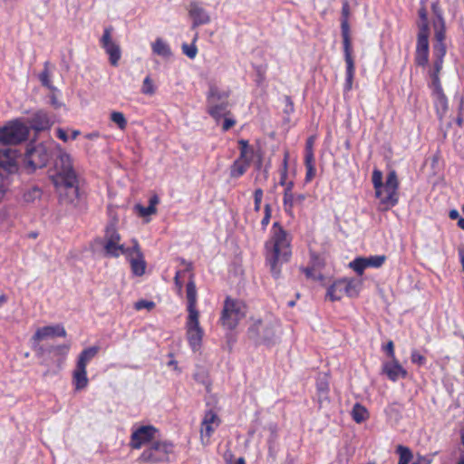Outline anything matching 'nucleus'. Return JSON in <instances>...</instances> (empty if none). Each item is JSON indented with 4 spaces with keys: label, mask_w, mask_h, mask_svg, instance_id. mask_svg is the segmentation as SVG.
<instances>
[{
    "label": "nucleus",
    "mask_w": 464,
    "mask_h": 464,
    "mask_svg": "<svg viewBox=\"0 0 464 464\" xmlns=\"http://www.w3.org/2000/svg\"><path fill=\"white\" fill-rule=\"evenodd\" d=\"M52 181L63 202L74 204L79 197L78 179L70 154L60 150L55 160Z\"/></svg>",
    "instance_id": "obj_1"
},
{
    "label": "nucleus",
    "mask_w": 464,
    "mask_h": 464,
    "mask_svg": "<svg viewBox=\"0 0 464 464\" xmlns=\"http://www.w3.org/2000/svg\"><path fill=\"white\" fill-rule=\"evenodd\" d=\"M265 247L266 262L272 273L277 276L279 265L287 262L292 255L291 237L278 222L273 224Z\"/></svg>",
    "instance_id": "obj_2"
},
{
    "label": "nucleus",
    "mask_w": 464,
    "mask_h": 464,
    "mask_svg": "<svg viewBox=\"0 0 464 464\" xmlns=\"http://www.w3.org/2000/svg\"><path fill=\"white\" fill-rule=\"evenodd\" d=\"M362 288V282L349 277L334 281L327 289L326 297L332 302L340 301L344 295L358 296Z\"/></svg>",
    "instance_id": "obj_3"
},
{
    "label": "nucleus",
    "mask_w": 464,
    "mask_h": 464,
    "mask_svg": "<svg viewBox=\"0 0 464 464\" xmlns=\"http://www.w3.org/2000/svg\"><path fill=\"white\" fill-rule=\"evenodd\" d=\"M173 448L174 445L168 440L153 441L142 451L139 459L150 464L169 461V455L173 452Z\"/></svg>",
    "instance_id": "obj_4"
},
{
    "label": "nucleus",
    "mask_w": 464,
    "mask_h": 464,
    "mask_svg": "<svg viewBox=\"0 0 464 464\" xmlns=\"http://www.w3.org/2000/svg\"><path fill=\"white\" fill-rule=\"evenodd\" d=\"M55 148L59 149V145L53 140L47 143L29 145L25 154V161L34 169L43 168L52 156L51 150Z\"/></svg>",
    "instance_id": "obj_5"
},
{
    "label": "nucleus",
    "mask_w": 464,
    "mask_h": 464,
    "mask_svg": "<svg viewBox=\"0 0 464 464\" xmlns=\"http://www.w3.org/2000/svg\"><path fill=\"white\" fill-rule=\"evenodd\" d=\"M246 305L243 302L227 297L224 303L221 324L224 327L232 330L246 316Z\"/></svg>",
    "instance_id": "obj_6"
},
{
    "label": "nucleus",
    "mask_w": 464,
    "mask_h": 464,
    "mask_svg": "<svg viewBox=\"0 0 464 464\" xmlns=\"http://www.w3.org/2000/svg\"><path fill=\"white\" fill-rule=\"evenodd\" d=\"M29 128L19 120L9 121L0 128V143L15 145L26 140Z\"/></svg>",
    "instance_id": "obj_7"
},
{
    "label": "nucleus",
    "mask_w": 464,
    "mask_h": 464,
    "mask_svg": "<svg viewBox=\"0 0 464 464\" xmlns=\"http://www.w3.org/2000/svg\"><path fill=\"white\" fill-rule=\"evenodd\" d=\"M398 178L394 170L388 173L385 184L375 191V196L380 199L381 204L386 208H392L398 203Z\"/></svg>",
    "instance_id": "obj_8"
},
{
    "label": "nucleus",
    "mask_w": 464,
    "mask_h": 464,
    "mask_svg": "<svg viewBox=\"0 0 464 464\" xmlns=\"http://www.w3.org/2000/svg\"><path fill=\"white\" fill-rule=\"evenodd\" d=\"M102 246L105 253L112 257H118L121 255H126L131 247H126L121 243V237L115 227L114 224L106 227L102 240Z\"/></svg>",
    "instance_id": "obj_9"
},
{
    "label": "nucleus",
    "mask_w": 464,
    "mask_h": 464,
    "mask_svg": "<svg viewBox=\"0 0 464 464\" xmlns=\"http://www.w3.org/2000/svg\"><path fill=\"white\" fill-rule=\"evenodd\" d=\"M185 329L189 346L194 352L198 351L204 336V330L199 324V314H188Z\"/></svg>",
    "instance_id": "obj_10"
},
{
    "label": "nucleus",
    "mask_w": 464,
    "mask_h": 464,
    "mask_svg": "<svg viewBox=\"0 0 464 464\" xmlns=\"http://www.w3.org/2000/svg\"><path fill=\"white\" fill-rule=\"evenodd\" d=\"M113 27L107 26L103 30V34L100 39L101 46L104 49L109 56L110 63L117 66L121 58V50L120 44L112 38Z\"/></svg>",
    "instance_id": "obj_11"
},
{
    "label": "nucleus",
    "mask_w": 464,
    "mask_h": 464,
    "mask_svg": "<svg viewBox=\"0 0 464 464\" xmlns=\"http://www.w3.org/2000/svg\"><path fill=\"white\" fill-rule=\"evenodd\" d=\"M221 420L217 412L208 410L205 412L200 423V440L202 444L208 445L210 438L219 427Z\"/></svg>",
    "instance_id": "obj_12"
},
{
    "label": "nucleus",
    "mask_w": 464,
    "mask_h": 464,
    "mask_svg": "<svg viewBox=\"0 0 464 464\" xmlns=\"http://www.w3.org/2000/svg\"><path fill=\"white\" fill-rule=\"evenodd\" d=\"M158 430L152 425L140 426L132 431L130 446L134 450H140L143 445L152 441Z\"/></svg>",
    "instance_id": "obj_13"
},
{
    "label": "nucleus",
    "mask_w": 464,
    "mask_h": 464,
    "mask_svg": "<svg viewBox=\"0 0 464 464\" xmlns=\"http://www.w3.org/2000/svg\"><path fill=\"white\" fill-rule=\"evenodd\" d=\"M187 10L192 20V28L210 23V15L201 2L192 0L188 5Z\"/></svg>",
    "instance_id": "obj_14"
},
{
    "label": "nucleus",
    "mask_w": 464,
    "mask_h": 464,
    "mask_svg": "<svg viewBox=\"0 0 464 464\" xmlns=\"http://www.w3.org/2000/svg\"><path fill=\"white\" fill-rule=\"evenodd\" d=\"M133 246L125 256L130 259L131 270L135 276H142L145 273L146 262L143 254L136 239L132 240Z\"/></svg>",
    "instance_id": "obj_15"
},
{
    "label": "nucleus",
    "mask_w": 464,
    "mask_h": 464,
    "mask_svg": "<svg viewBox=\"0 0 464 464\" xmlns=\"http://www.w3.org/2000/svg\"><path fill=\"white\" fill-rule=\"evenodd\" d=\"M65 337L66 336V331L64 327L62 324H54V325H47L44 327L38 328L32 337L33 346L35 347V345L45 339L52 338V337Z\"/></svg>",
    "instance_id": "obj_16"
},
{
    "label": "nucleus",
    "mask_w": 464,
    "mask_h": 464,
    "mask_svg": "<svg viewBox=\"0 0 464 464\" xmlns=\"http://www.w3.org/2000/svg\"><path fill=\"white\" fill-rule=\"evenodd\" d=\"M55 122V117L44 111L35 112L29 123L31 128L35 131H44L51 129Z\"/></svg>",
    "instance_id": "obj_17"
},
{
    "label": "nucleus",
    "mask_w": 464,
    "mask_h": 464,
    "mask_svg": "<svg viewBox=\"0 0 464 464\" xmlns=\"http://www.w3.org/2000/svg\"><path fill=\"white\" fill-rule=\"evenodd\" d=\"M17 170L15 150L6 149L0 150V173L7 176Z\"/></svg>",
    "instance_id": "obj_18"
},
{
    "label": "nucleus",
    "mask_w": 464,
    "mask_h": 464,
    "mask_svg": "<svg viewBox=\"0 0 464 464\" xmlns=\"http://www.w3.org/2000/svg\"><path fill=\"white\" fill-rule=\"evenodd\" d=\"M382 372L392 382L407 376V371L400 364L397 359L383 362Z\"/></svg>",
    "instance_id": "obj_19"
},
{
    "label": "nucleus",
    "mask_w": 464,
    "mask_h": 464,
    "mask_svg": "<svg viewBox=\"0 0 464 464\" xmlns=\"http://www.w3.org/2000/svg\"><path fill=\"white\" fill-rule=\"evenodd\" d=\"M251 331H255L257 335L263 338L265 341H272L278 333V327L273 324H266L261 321H256L250 328Z\"/></svg>",
    "instance_id": "obj_20"
},
{
    "label": "nucleus",
    "mask_w": 464,
    "mask_h": 464,
    "mask_svg": "<svg viewBox=\"0 0 464 464\" xmlns=\"http://www.w3.org/2000/svg\"><path fill=\"white\" fill-rule=\"evenodd\" d=\"M228 102H218L214 103H207V111L208 114L218 122L223 117L230 114Z\"/></svg>",
    "instance_id": "obj_21"
},
{
    "label": "nucleus",
    "mask_w": 464,
    "mask_h": 464,
    "mask_svg": "<svg viewBox=\"0 0 464 464\" xmlns=\"http://www.w3.org/2000/svg\"><path fill=\"white\" fill-rule=\"evenodd\" d=\"M230 95L229 91L222 90L215 84L209 85V90L207 93V103H214L218 102H228Z\"/></svg>",
    "instance_id": "obj_22"
},
{
    "label": "nucleus",
    "mask_w": 464,
    "mask_h": 464,
    "mask_svg": "<svg viewBox=\"0 0 464 464\" xmlns=\"http://www.w3.org/2000/svg\"><path fill=\"white\" fill-rule=\"evenodd\" d=\"M89 384L87 369L75 366L72 372V385L75 391L84 390Z\"/></svg>",
    "instance_id": "obj_23"
},
{
    "label": "nucleus",
    "mask_w": 464,
    "mask_h": 464,
    "mask_svg": "<svg viewBox=\"0 0 464 464\" xmlns=\"http://www.w3.org/2000/svg\"><path fill=\"white\" fill-rule=\"evenodd\" d=\"M187 311L188 314H199L197 309V289L193 280L187 284Z\"/></svg>",
    "instance_id": "obj_24"
},
{
    "label": "nucleus",
    "mask_w": 464,
    "mask_h": 464,
    "mask_svg": "<svg viewBox=\"0 0 464 464\" xmlns=\"http://www.w3.org/2000/svg\"><path fill=\"white\" fill-rule=\"evenodd\" d=\"M306 199L305 194H292L288 195L287 198H283V205L285 211L289 214L293 215V208L295 207H302L304 200Z\"/></svg>",
    "instance_id": "obj_25"
},
{
    "label": "nucleus",
    "mask_w": 464,
    "mask_h": 464,
    "mask_svg": "<svg viewBox=\"0 0 464 464\" xmlns=\"http://www.w3.org/2000/svg\"><path fill=\"white\" fill-rule=\"evenodd\" d=\"M100 348L98 346H91L82 350L76 362V366L87 369L88 363L98 354Z\"/></svg>",
    "instance_id": "obj_26"
},
{
    "label": "nucleus",
    "mask_w": 464,
    "mask_h": 464,
    "mask_svg": "<svg viewBox=\"0 0 464 464\" xmlns=\"http://www.w3.org/2000/svg\"><path fill=\"white\" fill-rule=\"evenodd\" d=\"M160 202V198L157 195H153L152 197H150V201H149V206L148 207H143L142 205L140 204H136L134 206V209L135 211L142 218H146V217H149L150 215H154L156 214L157 212V208L156 206L159 204Z\"/></svg>",
    "instance_id": "obj_27"
},
{
    "label": "nucleus",
    "mask_w": 464,
    "mask_h": 464,
    "mask_svg": "<svg viewBox=\"0 0 464 464\" xmlns=\"http://www.w3.org/2000/svg\"><path fill=\"white\" fill-rule=\"evenodd\" d=\"M152 52L161 57L168 58L171 55L169 45L161 38H157L151 44Z\"/></svg>",
    "instance_id": "obj_28"
},
{
    "label": "nucleus",
    "mask_w": 464,
    "mask_h": 464,
    "mask_svg": "<svg viewBox=\"0 0 464 464\" xmlns=\"http://www.w3.org/2000/svg\"><path fill=\"white\" fill-rule=\"evenodd\" d=\"M249 165V161L240 159L236 160L230 168V176L235 179L241 177L246 173Z\"/></svg>",
    "instance_id": "obj_29"
},
{
    "label": "nucleus",
    "mask_w": 464,
    "mask_h": 464,
    "mask_svg": "<svg viewBox=\"0 0 464 464\" xmlns=\"http://www.w3.org/2000/svg\"><path fill=\"white\" fill-rule=\"evenodd\" d=\"M433 88L436 97L435 105L438 110H441L442 112H445L448 109V100L442 92L441 85L439 84V86H433Z\"/></svg>",
    "instance_id": "obj_30"
},
{
    "label": "nucleus",
    "mask_w": 464,
    "mask_h": 464,
    "mask_svg": "<svg viewBox=\"0 0 464 464\" xmlns=\"http://www.w3.org/2000/svg\"><path fill=\"white\" fill-rule=\"evenodd\" d=\"M442 58H434L433 67L429 72L430 77L431 78L432 81V86H439V84H440L439 74L442 69Z\"/></svg>",
    "instance_id": "obj_31"
},
{
    "label": "nucleus",
    "mask_w": 464,
    "mask_h": 464,
    "mask_svg": "<svg viewBox=\"0 0 464 464\" xmlns=\"http://www.w3.org/2000/svg\"><path fill=\"white\" fill-rule=\"evenodd\" d=\"M416 50L429 51V31L427 25L420 29Z\"/></svg>",
    "instance_id": "obj_32"
},
{
    "label": "nucleus",
    "mask_w": 464,
    "mask_h": 464,
    "mask_svg": "<svg viewBox=\"0 0 464 464\" xmlns=\"http://www.w3.org/2000/svg\"><path fill=\"white\" fill-rule=\"evenodd\" d=\"M110 120L114 123L121 130H125L128 125V121L124 114L121 111H113L110 113Z\"/></svg>",
    "instance_id": "obj_33"
},
{
    "label": "nucleus",
    "mask_w": 464,
    "mask_h": 464,
    "mask_svg": "<svg viewBox=\"0 0 464 464\" xmlns=\"http://www.w3.org/2000/svg\"><path fill=\"white\" fill-rule=\"evenodd\" d=\"M352 416L355 422L361 423L368 418V412L365 407L356 403L353 408Z\"/></svg>",
    "instance_id": "obj_34"
},
{
    "label": "nucleus",
    "mask_w": 464,
    "mask_h": 464,
    "mask_svg": "<svg viewBox=\"0 0 464 464\" xmlns=\"http://www.w3.org/2000/svg\"><path fill=\"white\" fill-rule=\"evenodd\" d=\"M435 27V40L436 42H444L446 37V28L444 19L441 16L434 23Z\"/></svg>",
    "instance_id": "obj_35"
},
{
    "label": "nucleus",
    "mask_w": 464,
    "mask_h": 464,
    "mask_svg": "<svg viewBox=\"0 0 464 464\" xmlns=\"http://www.w3.org/2000/svg\"><path fill=\"white\" fill-rule=\"evenodd\" d=\"M355 72L354 63H346L344 92H350L353 88V77Z\"/></svg>",
    "instance_id": "obj_36"
},
{
    "label": "nucleus",
    "mask_w": 464,
    "mask_h": 464,
    "mask_svg": "<svg viewBox=\"0 0 464 464\" xmlns=\"http://www.w3.org/2000/svg\"><path fill=\"white\" fill-rule=\"evenodd\" d=\"M348 266L359 276H362L364 270L368 268L366 266V258L362 256L354 258Z\"/></svg>",
    "instance_id": "obj_37"
},
{
    "label": "nucleus",
    "mask_w": 464,
    "mask_h": 464,
    "mask_svg": "<svg viewBox=\"0 0 464 464\" xmlns=\"http://www.w3.org/2000/svg\"><path fill=\"white\" fill-rule=\"evenodd\" d=\"M238 144L240 148V156L238 159L250 162L253 155V150L249 147L248 141L246 140H240L238 141Z\"/></svg>",
    "instance_id": "obj_38"
},
{
    "label": "nucleus",
    "mask_w": 464,
    "mask_h": 464,
    "mask_svg": "<svg viewBox=\"0 0 464 464\" xmlns=\"http://www.w3.org/2000/svg\"><path fill=\"white\" fill-rule=\"evenodd\" d=\"M342 37H343L345 63H354V61H353V58L352 55V44H351L350 36H342Z\"/></svg>",
    "instance_id": "obj_39"
},
{
    "label": "nucleus",
    "mask_w": 464,
    "mask_h": 464,
    "mask_svg": "<svg viewBox=\"0 0 464 464\" xmlns=\"http://www.w3.org/2000/svg\"><path fill=\"white\" fill-rule=\"evenodd\" d=\"M342 37H343L345 63H354V61H353V58L352 55V44H351L350 36H342Z\"/></svg>",
    "instance_id": "obj_40"
},
{
    "label": "nucleus",
    "mask_w": 464,
    "mask_h": 464,
    "mask_svg": "<svg viewBox=\"0 0 464 464\" xmlns=\"http://www.w3.org/2000/svg\"><path fill=\"white\" fill-rule=\"evenodd\" d=\"M365 258H366L367 267H374V268L381 267L386 260V256L384 255L370 256Z\"/></svg>",
    "instance_id": "obj_41"
},
{
    "label": "nucleus",
    "mask_w": 464,
    "mask_h": 464,
    "mask_svg": "<svg viewBox=\"0 0 464 464\" xmlns=\"http://www.w3.org/2000/svg\"><path fill=\"white\" fill-rule=\"evenodd\" d=\"M197 39H198V34L195 35V37L190 44H182L183 53L190 59H194L198 53V48L195 44Z\"/></svg>",
    "instance_id": "obj_42"
},
{
    "label": "nucleus",
    "mask_w": 464,
    "mask_h": 464,
    "mask_svg": "<svg viewBox=\"0 0 464 464\" xmlns=\"http://www.w3.org/2000/svg\"><path fill=\"white\" fill-rule=\"evenodd\" d=\"M141 92L146 95H153L155 93L156 88L153 83V81L150 76H147L142 82Z\"/></svg>",
    "instance_id": "obj_43"
},
{
    "label": "nucleus",
    "mask_w": 464,
    "mask_h": 464,
    "mask_svg": "<svg viewBox=\"0 0 464 464\" xmlns=\"http://www.w3.org/2000/svg\"><path fill=\"white\" fill-rule=\"evenodd\" d=\"M397 452L399 453V456H400L399 460L405 464H409V462L411 461V459L412 458V454H411V451L410 450V449L400 445L397 447Z\"/></svg>",
    "instance_id": "obj_44"
},
{
    "label": "nucleus",
    "mask_w": 464,
    "mask_h": 464,
    "mask_svg": "<svg viewBox=\"0 0 464 464\" xmlns=\"http://www.w3.org/2000/svg\"><path fill=\"white\" fill-rule=\"evenodd\" d=\"M429 62V51L416 50L415 63L419 66H426Z\"/></svg>",
    "instance_id": "obj_45"
},
{
    "label": "nucleus",
    "mask_w": 464,
    "mask_h": 464,
    "mask_svg": "<svg viewBox=\"0 0 464 464\" xmlns=\"http://www.w3.org/2000/svg\"><path fill=\"white\" fill-rule=\"evenodd\" d=\"M10 184L9 176L5 173H0V201L5 198Z\"/></svg>",
    "instance_id": "obj_46"
},
{
    "label": "nucleus",
    "mask_w": 464,
    "mask_h": 464,
    "mask_svg": "<svg viewBox=\"0 0 464 464\" xmlns=\"http://www.w3.org/2000/svg\"><path fill=\"white\" fill-rule=\"evenodd\" d=\"M446 54V45L444 42H436L433 45L434 58H444Z\"/></svg>",
    "instance_id": "obj_47"
},
{
    "label": "nucleus",
    "mask_w": 464,
    "mask_h": 464,
    "mask_svg": "<svg viewBox=\"0 0 464 464\" xmlns=\"http://www.w3.org/2000/svg\"><path fill=\"white\" fill-rule=\"evenodd\" d=\"M372 181L374 188V190L376 191L379 189L382 185V172L379 170L378 169H374L372 171Z\"/></svg>",
    "instance_id": "obj_48"
},
{
    "label": "nucleus",
    "mask_w": 464,
    "mask_h": 464,
    "mask_svg": "<svg viewBox=\"0 0 464 464\" xmlns=\"http://www.w3.org/2000/svg\"><path fill=\"white\" fill-rule=\"evenodd\" d=\"M287 161H288V153H285L284 160H283V169L281 170V175H280V180H279L280 185H285V183L290 181V180H287V176H288V170H287L288 162Z\"/></svg>",
    "instance_id": "obj_49"
},
{
    "label": "nucleus",
    "mask_w": 464,
    "mask_h": 464,
    "mask_svg": "<svg viewBox=\"0 0 464 464\" xmlns=\"http://www.w3.org/2000/svg\"><path fill=\"white\" fill-rule=\"evenodd\" d=\"M42 195V192L37 188H33L24 193V198L27 202L34 201L36 198H39Z\"/></svg>",
    "instance_id": "obj_50"
},
{
    "label": "nucleus",
    "mask_w": 464,
    "mask_h": 464,
    "mask_svg": "<svg viewBox=\"0 0 464 464\" xmlns=\"http://www.w3.org/2000/svg\"><path fill=\"white\" fill-rule=\"evenodd\" d=\"M411 362L419 366H422L426 363V358L421 355L417 350H412L411 353Z\"/></svg>",
    "instance_id": "obj_51"
},
{
    "label": "nucleus",
    "mask_w": 464,
    "mask_h": 464,
    "mask_svg": "<svg viewBox=\"0 0 464 464\" xmlns=\"http://www.w3.org/2000/svg\"><path fill=\"white\" fill-rule=\"evenodd\" d=\"M155 307V303L148 300H140L135 303L134 308L138 311L142 309L151 310Z\"/></svg>",
    "instance_id": "obj_52"
},
{
    "label": "nucleus",
    "mask_w": 464,
    "mask_h": 464,
    "mask_svg": "<svg viewBox=\"0 0 464 464\" xmlns=\"http://www.w3.org/2000/svg\"><path fill=\"white\" fill-rule=\"evenodd\" d=\"M263 190L262 188H256L254 192V209L258 212L261 208V202L263 199Z\"/></svg>",
    "instance_id": "obj_53"
},
{
    "label": "nucleus",
    "mask_w": 464,
    "mask_h": 464,
    "mask_svg": "<svg viewBox=\"0 0 464 464\" xmlns=\"http://www.w3.org/2000/svg\"><path fill=\"white\" fill-rule=\"evenodd\" d=\"M264 210H265V215L261 220V226H262L263 229H266V227L269 224L270 218H271V206L269 204H266Z\"/></svg>",
    "instance_id": "obj_54"
},
{
    "label": "nucleus",
    "mask_w": 464,
    "mask_h": 464,
    "mask_svg": "<svg viewBox=\"0 0 464 464\" xmlns=\"http://www.w3.org/2000/svg\"><path fill=\"white\" fill-rule=\"evenodd\" d=\"M40 78V81L42 82L43 85L48 87V88H52L51 86V81H50V74H49V72L47 69H45L44 71H43L39 76Z\"/></svg>",
    "instance_id": "obj_55"
},
{
    "label": "nucleus",
    "mask_w": 464,
    "mask_h": 464,
    "mask_svg": "<svg viewBox=\"0 0 464 464\" xmlns=\"http://www.w3.org/2000/svg\"><path fill=\"white\" fill-rule=\"evenodd\" d=\"M224 121L222 125V130L224 131H227L230 128H232L236 124V121L233 118L230 117H224Z\"/></svg>",
    "instance_id": "obj_56"
},
{
    "label": "nucleus",
    "mask_w": 464,
    "mask_h": 464,
    "mask_svg": "<svg viewBox=\"0 0 464 464\" xmlns=\"http://www.w3.org/2000/svg\"><path fill=\"white\" fill-rule=\"evenodd\" d=\"M281 186L285 188L283 198H287L288 195L290 196V195L294 194V192H293L294 182L292 180H290L289 182L285 183V185H281Z\"/></svg>",
    "instance_id": "obj_57"
},
{
    "label": "nucleus",
    "mask_w": 464,
    "mask_h": 464,
    "mask_svg": "<svg viewBox=\"0 0 464 464\" xmlns=\"http://www.w3.org/2000/svg\"><path fill=\"white\" fill-rule=\"evenodd\" d=\"M304 165H305V167L314 166V152H305L304 153Z\"/></svg>",
    "instance_id": "obj_58"
},
{
    "label": "nucleus",
    "mask_w": 464,
    "mask_h": 464,
    "mask_svg": "<svg viewBox=\"0 0 464 464\" xmlns=\"http://www.w3.org/2000/svg\"><path fill=\"white\" fill-rule=\"evenodd\" d=\"M305 168H306L305 181L310 182L315 176V171H316L315 167L310 166V167H305Z\"/></svg>",
    "instance_id": "obj_59"
},
{
    "label": "nucleus",
    "mask_w": 464,
    "mask_h": 464,
    "mask_svg": "<svg viewBox=\"0 0 464 464\" xmlns=\"http://www.w3.org/2000/svg\"><path fill=\"white\" fill-rule=\"evenodd\" d=\"M385 351L387 353V354L389 355V357L392 359V360H394L396 359L395 358V353H394V345H393V343L392 341H390L386 346H385Z\"/></svg>",
    "instance_id": "obj_60"
},
{
    "label": "nucleus",
    "mask_w": 464,
    "mask_h": 464,
    "mask_svg": "<svg viewBox=\"0 0 464 464\" xmlns=\"http://www.w3.org/2000/svg\"><path fill=\"white\" fill-rule=\"evenodd\" d=\"M314 138L309 137L305 143V152H314Z\"/></svg>",
    "instance_id": "obj_61"
},
{
    "label": "nucleus",
    "mask_w": 464,
    "mask_h": 464,
    "mask_svg": "<svg viewBox=\"0 0 464 464\" xmlns=\"http://www.w3.org/2000/svg\"><path fill=\"white\" fill-rule=\"evenodd\" d=\"M342 36H350V27L348 22L345 20L342 23Z\"/></svg>",
    "instance_id": "obj_62"
},
{
    "label": "nucleus",
    "mask_w": 464,
    "mask_h": 464,
    "mask_svg": "<svg viewBox=\"0 0 464 464\" xmlns=\"http://www.w3.org/2000/svg\"><path fill=\"white\" fill-rule=\"evenodd\" d=\"M56 135L60 140H62L64 142H66L68 140V136H67L65 130L61 128L56 130Z\"/></svg>",
    "instance_id": "obj_63"
},
{
    "label": "nucleus",
    "mask_w": 464,
    "mask_h": 464,
    "mask_svg": "<svg viewBox=\"0 0 464 464\" xmlns=\"http://www.w3.org/2000/svg\"><path fill=\"white\" fill-rule=\"evenodd\" d=\"M413 464H430V460L425 457H420Z\"/></svg>",
    "instance_id": "obj_64"
}]
</instances>
